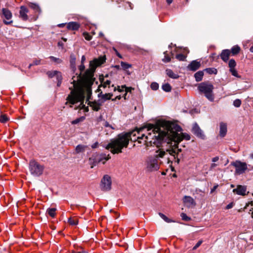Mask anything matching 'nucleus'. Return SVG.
<instances>
[{"label":"nucleus","mask_w":253,"mask_h":253,"mask_svg":"<svg viewBox=\"0 0 253 253\" xmlns=\"http://www.w3.org/2000/svg\"><path fill=\"white\" fill-rule=\"evenodd\" d=\"M216 166V165L214 163H213L211 165V168H214L215 167V166Z\"/></svg>","instance_id":"obj_63"},{"label":"nucleus","mask_w":253,"mask_h":253,"mask_svg":"<svg viewBox=\"0 0 253 253\" xmlns=\"http://www.w3.org/2000/svg\"><path fill=\"white\" fill-rule=\"evenodd\" d=\"M68 222L72 225H76L78 223V220L77 219H72L69 218L68 219Z\"/></svg>","instance_id":"obj_41"},{"label":"nucleus","mask_w":253,"mask_h":253,"mask_svg":"<svg viewBox=\"0 0 253 253\" xmlns=\"http://www.w3.org/2000/svg\"><path fill=\"white\" fill-rule=\"evenodd\" d=\"M29 168L31 174L35 176H39L42 175L44 169V167L42 165L34 160L30 161Z\"/></svg>","instance_id":"obj_5"},{"label":"nucleus","mask_w":253,"mask_h":253,"mask_svg":"<svg viewBox=\"0 0 253 253\" xmlns=\"http://www.w3.org/2000/svg\"><path fill=\"white\" fill-rule=\"evenodd\" d=\"M229 71L231 72L232 76L237 77V78L241 77L240 76L238 75V72H237V70L235 69V68L230 69Z\"/></svg>","instance_id":"obj_40"},{"label":"nucleus","mask_w":253,"mask_h":253,"mask_svg":"<svg viewBox=\"0 0 253 253\" xmlns=\"http://www.w3.org/2000/svg\"><path fill=\"white\" fill-rule=\"evenodd\" d=\"M180 216L181 217L182 219L184 221H188L191 219L190 217L188 216L186 213L183 212L181 213Z\"/></svg>","instance_id":"obj_39"},{"label":"nucleus","mask_w":253,"mask_h":253,"mask_svg":"<svg viewBox=\"0 0 253 253\" xmlns=\"http://www.w3.org/2000/svg\"><path fill=\"white\" fill-rule=\"evenodd\" d=\"M151 88L153 90H157L159 88V84L156 82H153L151 84Z\"/></svg>","instance_id":"obj_43"},{"label":"nucleus","mask_w":253,"mask_h":253,"mask_svg":"<svg viewBox=\"0 0 253 253\" xmlns=\"http://www.w3.org/2000/svg\"><path fill=\"white\" fill-rule=\"evenodd\" d=\"M202 243H203L202 240L199 241L197 243V244L195 245V246L193 248V250H196L199 247H200L201 246V245L202 244Z\"/></svg>","instance_id":"obj_48"},{"label":"nucleus","mask_w":253,"mask_h":253,"mask_svg":"<svg viewBox=\"0 0 253 253\" xmlns=\"http://www.w3.org/2000/svg\"><path fill=\"white\" fill-rule=\"evenodd\" d=\"M201 66L200 62L197 60L192 61L187 66L188 70L192 71L197 70Z\"/></svg>","instance_id":"obj_16"},{"label":"nucleus","mask_w":253,"mask_h":253,"mask_svg":"<svg viewBox=\"0 0 253 253\" xmlns=\"http://www.w3.org/2000/svg\"><path fill=\"white\" fill-rule=\"evenodd\" d=\"M121 98V95H118L117 96L115 99H112L113 101H115L116 100V99H119L120 100V99Z\"/></svg>","instance_id":"obj_59"},{"label":"nucleus","mask_w":253,"mask_h":253,"mask_svg":"<svg viewBox=\"0 0 253 253\" xmlns=\"http://www.w3.org/2000/svg\"><path fill=\"white\" fill-rule=\"evenodd\" d=\"M159 121L154 125H148L135 129L125 134H120L116 138L111 140L106 148L110 150L113 154L122 153L124 148L128 146L129 140L137 141L138 143H143L146 146L154 144L157 146L160 144L161 126Z\"/></svg>","instance_id":"obj_1"},{"label":"nucleus","mask_w":253,"mask_h":253,"mask_svg":"<svg viewBox=\"0 0 253 253\" xmlns=\"http://www.w3.org/2000/svg\"><path fill=\"white\" fill-rule=\"evenodd\" d=\"M156 157H158L160 158H163L164 156L165 155L166 152L163 150H158L156 151Z\"/></svg>","instance_id":"obj_42"},{"label":"nucleus","mask_w":253,"mask_h":253,"mask_svg":"<svg viewBox=\"0 0 253 253\" xmlns=\"http://www.w3.org/2000/svg\"><path fill=\"white\" fill-rule=\"evenodd\" d=\"M9 118L8 117L4 114H2L0 116V122L2 123H5L7 122Z\"/></svg>","instance_id":"obj_36"},{"label":"nucleus","mask_w":253,"mask_h":253,"mask_svg":"<svg viewBox=\"0 0 253 253\" xmlns=\"http://www.w3.org/2000/svg\"><path fill=\"white\" fill-rule=\"evenodd\" d=\"M122 88H125V92H130L131 90L133 89V88L131 87H126V85H122Z\"/></svg>","instance_id":"obj_47"},{"label":"nucleus","mask_w":253,"mask_h":253,"mask_svg":"<svg viewBox=\"0 0 253 253\" xmlns=\"http://www.w3.org/2000/svg\"><path fill=\"white\" fill-rule=\"evenodd\" d=\"M213 89V85L208 82H202L198 85V89L200 93L204 94L207 99L211 102H213L214 100Z\"/></svg>","instance_id":"obj_4"},{"label":"nucleus","mask_w":253,"mask_h":253,"mask_svg":"<svg viewBox=\"0 0 253 253\" xmlns=\"http://www.w3.org/2000/svg\"><path fill=\"white\" fill-rule=\"evenodd\" d=\"M127 93V92H125V93L124 94V95L123 96L125 100L126 99V98H126Z\"/></svg>","instance_id":"obj_62"},{"label":"nucleus","mask_w":253,"mask_h":253,"mask_svg":"<svg viewBox=\"0 0 253 253\" xmlns=\"http://www.w3.org/2000/svg\"><path fill=\"white\" fill-rule=\"evenodd\" d=\"M46 74L49 78L56 77L57 81V85L58 86H60L62 81V74L60 72L58 71H48Z\"/></svg>","instance_id":"obj_11"},{"label":"nucleus","mask_w":253,"mask_h":253,"mask_svg":"<svg viewBox=\"0 0 253 253\" xmlns=\"http://www.w3.org/2000/svg\"><path fill=\"white\" fill-rule=\"evenodd\" d=\"M49 58L56 64H60L63 62V60L59 58H57L53 56H50Z\"/></svg>","instance_id":"obj_29"},{"label":"nucleus","mask_w":253,"mask_h":253,"mask_svg":"<svg viewBox=\"0 0 253 253\" xmlns=\"http://www.w3.org/2000/svg\"><path fill=\"white\" fill-rule=\"evenodd\" d=\"M205 71L209 74H216L217 69L214 68H208L205 69Z\"/></svg>","instance_id":"obj_31"},{"label":"nucleus","mask_w":253,"mask_h":253,"mask_svg":"<svg viewBox=\"0 0 253 253\" xmlns=\"http://www.w3.org/2000/svg\"><path fill=\"white\" fill-rule=\"evenodd\" d=\"M231 164L235 168V173L237 174L240 175L244 173L248 169L247 164L240 161L233 162Z\"/></svg>","instance_id":"obj_7"},{"label":"nucleus","mask_w":253,"mask_h":253,"mask_svg":"<svg viewBox=\"0 0 253 253\" xmlns=\"http://www.w3.org/2000/svg\"><path fill=\"white\" fill-rule=\"evenodd\" d=\"M167 75L172 79H177L179 77V76L177 74H175L173 73V72L171 69H167L166 71Z\"/></svg>","instance_id":"obj_25"},{"label":"nucleus","mask_w":253,"mask_h":253,"mask_svg":"<svg viewBox=\"0 0 253 253\" xmlns=\"http://www.w3.org/2000/svg\"><path fill=\"white\" fill-rule=\"evenodd\" d=\"M110 84H111V81L110 80H106V81H104L103 82H102L101 85H100L99 87L102 86L104 88H105L107 86H109Z\"/></svg>","instance_id":"obj_45"},{"label":"nucleus","mask_w":253,"mask_h":253,"mask_svg":"<svg viewBox=\"0 0 253 253\" xmlns=\"http://www.w3.org/2000/svg\"><path fill=\"white\" fill-rule=\"evenodd\" d=\"M159 215H160V216L164 220H165L166 222H168V223H170V222H172L173 221L170 219H169L168 217H167L164 214L161 213V212H159Z\"/></svg>","instance_id":"obj_34"},{"label":"nucleus","mask_w":253,"mask_h":253,"mask_svg":"<svg viewBox=\"0 0 253 253\" xmlns=\"http://www.w3.org/2000/svg\"><path fill=\"white\" fill-rule=\"evenodd\" d=\"M111 158L110 155H106L105 154H95L92 155L89 159V164L91 165V168H92L93 166L96 165L99 163H102L104 164L106 162Z\"/></svg>","instance_id":"obj_6"},{"label":"nucleus","mask_w":253,"mask_h":253,"mask_svg":"<svg viewBox=\"0 0 253 253\" xmlns=\"http://www.w3.org/2000/svg\"><path fill=\"white\" fill-rule=\"evenodd\" d=\"M105 126L106 127H111V128H112V129H114V128L113 126H111L109 124V123H108V122H105Z\"/></svg>","instance_id":"obj_54"},{"label":"nucleus","mask_w":253,"mask_h":253,"mask_svg":"<svg viewBox=\"0 0 253 253\" xmlns=\"http://www.w3.org/2000/svg\"><path fill=\"white\" fill-rule=\"evenodd\" d=\"M240 50L241 48L238 45H234L232 47L230 52L233 55H235L239 53Z\"/></svg>","instance_id":"obj_26"},{"label":"nucleus","mask_w":253,"mask_h":253,"mask_svg":"<svg viewBox=\"0 0 253 253\" xmlns=\"http://www.w3.org/2000/svg\"><path fill=\"white\" fill-rule=\"evenodd\" d=\"M166 1L168 4H170L172 2L173 0H166Z\"/></svg>","instance_id":"obj_61"},{"label":"nucleus","mask_w":253,"mask_h":253,"mask_svg":"<svg viewBox=\"0 0 253 253\" xmlns=\"http://www.w3.org/2000/svg\"><path fill=\"white\" fill-rule=\"evenodd\" d=\"M161 126L160 143L165 141L170 143L173 141L175 145H177L183 139L189 140L191 138L190 135L186 133H178L181 130V127L169 121H159Z\"/></svg>","instance_id":"obj_3"},{"label":"nucleus","mask_w":253,"mask_h":253,"mask_svg":"<svg viewBox=\"0 0 253 253\" xmlns=\"http://www.w3.org/2000/svg\"><path fill=\"white\" fill-rule=\"evenodd\" d=\"M121 65L123 69L126 70L131 67V65L124 62H121Z\"/></svg>","instance_id":"obj_37"},{"label":"nucleus","mask_w":253,"mask_h":253,"mask_svg":"<svg viewBox=\"0 0 253 253\" xmlns=\"http://www.w3.org/2000/svg\"><path fill=\"white\" fill-rule=\"evenodd\" d=\"M85 93L86 94V102H88L90 101L89 100L91 99V96L92 94V91L91 88L90 87H87L85 90Z\"/></svg>","instance_id":"obj_27"},{"label":"nucleus","mask_w":253,"mask_h":253,"mask_svg":"<svg viewBox=\"0 0 253 253\" xmlns=\"http://www.w3.org/2000/svg\"><path fill=\"white\" fill-rule=\"evenodd\" d=\"M203 76H204L203 71H199L196 72L194 75L195 80L198 82L201 81L203 79Z\"/></svg>","instance_id":"obj_24"},{"label":"nucleus","mask_w":253,"mask_h":253,"mask_svg":"<svg viewBox=\"0 0 253 253\" xmlns=\"http://www.w3.org/2000/svg\"><path fill=\"white\" fill-rule=\"evenodd\" d=\"M12 14L11 12L7 8H3L2 9V16L3 18V22L5 25H9L13 23L11 19Z\"/></svg>","instance_id":"obj_9"},{"label":"nucleus","mask_w":253,"mask_h":253,"mask_svg":"<svg viewBox=\"0 0 253 253\" xmlns=\"http://www.w3.org/2000/svg\"><path fill=\"white\" fill-rule=\"evenodd\" d=\"M82 121V118H78L72 122V124L75 125Z\"/></svg>","instance_id":"obj_50"},{"label":"nucleus","mask_w":253,"mask_h":253,"mask_svg":"<svg viewBox=\"0 0 253 253\" xmlns=\"http://www.w3.org/2000/svg\"><path fill=\"white\" fill-rule=\"evenodd\" d=\"M241 105V100L239 99H236L233 101V105L236 107H239Z\"/></svg>","instance_id":"obj_44"},{"label":"nucleus","mask_w":253,"mask_h":253,"mask_svg":"<svg viewBox=\"0 0 253 253\" xmlns=\"http://www.w3.org/2000/svg\"><path fill=\"white\" fill-rule=\"evenodd\" d=\"M183 203L188 208L194 207L196 205V203L194 200L190 196H185L183 198Z\"/></svg>","instance_id":"obj_15"},{"label":"nucleus","mask_w":253,"mask_h":253,"mask_svg":"<svg viewBox=\"0 0 253 253\" xmlns=\"http://www.w3.org/2000/svg\"><path fill=\"white\" fill-rule=\"evenodd\" d=\"M175 57L179 61H184L186 58V56L181 53L177 54Z\"/></svg>","instance_id":"obj_38"},{"label":"nucleus","mask_w":253,"mask_h":253,"mask_svg":"<svg viewBox=\"0 0 253 253\" xmlns=\"http://www.w3.org/2000/svg\"><path fill=\"white\" fill-rule=\"evenodd\" d=\"M83 35L84 39L87 41H90L92 38V37L87 33H84Z\"/></svg>","instance_id":"obj_46"},{"label":"nucleus","mask_w":253,"mask_h":253,"mask_svg":"<svg viewBox=\"0 0 253 253\" xmlns=\"http://www.w3.org/2000/svg\"><path fill=\"white\" fill-rule=\"evenodd\" d=\"M85 146L83 145H78L76 147V151L77 153L83 152L84 151Z\"/></svg>","instance_id":"obj_32"},{"label":"nucleus","mask_w":253,"mask_h":253,"mask_svg":"<svg viewBox=\"0 0 253 253\" xmlns=\"http://www.w3.org/2000/svg\"><path fill=\"white\" fill-rule=\"evenodd\" d=\"M232 206H232V203H230V204H228V205H227V206H226V209H231V208H232Z\"/></svg>","instance_id":"obj_57"},{"label":"nucleus","mask_w":253,"mask_h":253,"mask_svg":"<svg viewBox=\"0 0 253 253\" xmlns=\"http://www.w3.org/2000/svg\"><path fill=\"white\" fill-rule=\"evenodd\" d=\"M104 101L99 99L98 100H94L93 101H89L87 104L91 107L92 109L94 111H98L101 109Z\"/></svg>","instance_id":"obj_13"},{"label":"nucleus","mask_w":253,"mask_h":253,"mask_svg":"<svg viewBox=\"0 0 253 253\" xmlns=\"http://www.w3.org/2000/svg\"><path fill=\"white\" fill-rule=\"evenodd\" d=\"M112 181L111 177L108 175H105L101 181L100 187L102 190L108 191L111 190Z\"/></svg>","instance_id":"obj_8"},{"label":"nucleus","mask_w":253,"mask_h":253,"mask_svg":"<svg viewBox=\"0 0 253 253\" xmlns=\"http://www.w3.org/2000/svg\"><path fill=\"white\" fill-rule=\"evenodd\" d=\"M236 65V61L234 59H231L229 61L228 66L230 69H234L235 68V66Z\"/></svg>","instance_id":"obj_35"},{"label":"nucleus","mask_w":253,"mask_h":253,"mask_svg":"<svg viewBox=\"0 0 253 253\" xmlns=\"http://www.w3.org/2000/svg\"><path fill=\"white\" fill-rule=\"evenodd\" d=\"M227 133V125L226 124L221 122L220 123V130H219V135L221 137H224Z\"/></svg>","instance_id":"obj_20"},{"label":"nucleus","mask_w":253,"mask_h":253,"mask_svg":"<svg viewBox=\"0 0 253 253\" xmlns=\"http://www.w3.org/2000/svg\"><path fill=\"white\" fill-rule=\"evenodd\" d=\"M170 155L174 156L176 153V150L174 149H170L167 150Z\"/></svg>","instance_id":"obj_49"},{"label":"nucleus","mask_w":253,"mask_h":253,"mask_svg":"<svg viewBox=\"0 0 253 253\" xmlns=\"http://www.w3.org/2000/svg\"><path fill=\"white\" fill-rule=\"evenodd\" d=\"M56 209L54 208H49L47 210V213L52 217H54L56 215Z\"/></svg>","instance_id":"obj_28"},{"label":"nucleus","mask_w":253,"mask_h":253,"mask_svg":"<svg viewBox=\"0 0 253 253\" xmlns=\"http://www.w3.org/2000/svg\"><path fill=\"white\" fill-rule=\"evenodd\" d=\"M112 96H113L112 93H108L103 94L102 91H101L98 94V97L99 98H101V99H103L104 101L110 99Z\"/></svg>","instance_id":"obj_21"},{"label":"nucleus","mask_w":253,"mask_h":253,"mask_svg":"<svg viewBox=\"0 0 253 253\" xmlns=\"http://www.w3.org/2000/svg\"><path fill=\"white\" fill-rule=\"evenodd\" d=\"M218 187V185H215L211 189V193H212Z\"/></svg>","instance_id":"obj_56"},{"label":"nucleus","mask_w":253,"mask_h":253,"mask_svg":"<svg viewBox=\"0 0 253 253\" xmlns=\"http://www.w3.org/2000/svg\"><path fill=\"white\" fill-rule=\"evenodd\" d=\"M123 89L124 88H120V87L119 86H118V88H117V90L119 91V92H122L123 91Z\"/></svg>","instance_id":"obj_60"},{"label":"nucleus","mask_w":253,"mask_h":253,"mask_svg":"<svg viewBox=\"0 0 253 253\" xmlns=\"http://www.w3.org/2000/svg\"><path fill=\"white\" fill-rule=\"evenodd\" d=\"M164 58L162 59V61L164 63H168L171 61L170 57L168 55V51H165L164 52Z\"/></svg>","instance_id":"obj_30"},{"label":"nucleus","mask_w":253,"mask_h":253,"mask_svg":"<svg viewBox=\"0 0 253 253\" xmlns=\"http://www.w3.org/2000/svg\"><path fill=\"white\" fill-rule=\"evenodd\" d=\"M247 188L245 186L238 185L236 189H234L233 192L239 195L244 196L246 195Z\"/></svg>","instance_id":"obj_17"},{"label":"nucleus","mask_w":253,"mask_h":253,"mask_svg":"<svg viewBox=\"0 0 253 253\" xmlns=\"http://www.w3.org/2000/svg\"><path fill=\"white\" fill-rule=\"evenodd\" d=\"M85 69V66L84 64L82 63L81 65L79 66V70L80 71V73L82 74V72L84 71Z\"/></svg>","instance_id":"obj_52"},{"label":"nucleus","mask_w":253,"mask_h":253,"mask_svg":"<svg viewBox=\"0 0 253 253\" xmlns=\"http://www.w3.org/2000/svg\"><path fill=\"white\" fill-rule=\"evenodd\" d=\"M29 6L33 10L35 11L36 12H38L40 13L41 12V9L39 5L35 3L30 2L29 4Z\"/></svg>","instance_id":"obj_23"},{"label":"nucleus","mask_w":253,"mask_h":253,"mask_svg":"<svg viewBox=\"0 0 253 253\" xmlns=\"http://www.w3.org/2000/svg\"><path fill=\"white\" fill-rule=\"evenodd\" d=\"M98 143L96 142L92 145L91 147L92 148H96L98 147Z\"/></svg>","instance_id":"obj_53"},{"label":"nucleus","mask_w":253,"mask_h":253,"mask_svg":"<svg viewBox=\"0 0 253 253\" xmlns=\"http://www.w3.org/2000/svg\"><path fill=\"white\" fill-rule=\"evenodd\" d=\"M250 50L251 52H253V46H251L250 47Z\"/></svg>","instance_id":"obj_64"},{"label":"nucleus","mask_w":253,"mask_h":253,"mask_svg":"<svg viewBox=\"0 0 253 253\" xmlns=\"http://www.w3.org/2000/svg\"><path fill=\"white\" fill-rule=\"evenodd\" d=\"M159 168L157 159L153 158H149L147 161V169L149 171H156Z\"/></svg>","instance_id":"obj_10"},{"label":"nucleus","mask_w":253,"mask_h":253,"mask_svg":"<svg viewBox=\"0 0 253 253\" xmlns=\"http://www.w3.org/2000/svg\"><path fill=\"white\" fill-rule=\"evenodd\" d=\"M219 159V158L218 157H215L212 159V161L213 162H217Z\"/></svg>","instance_id":"obj_55"},{"label":"nucleus","mask_w":253,"mask_h":253,"mask_svg":"<svg viewBox=\"0 0 253 253\" xmlns=\"http://www.w3.org/2000/svg\"><path fill=\"white\" fill-rule=\"evenodd\" d=\"M106 60L105 56H100L90 62L89 68L86 70L84 74L82 76L81 73L76 77L72 78L74 89H72L70 94L67 97L65 104L70 103L72 105L79 102H82L84 98V91L82 86V82L91 85L93 82V75L97 67L103 64Z\"/></svg>","instance_id":"obj_2"},{"label":"nucleus","mask_w":253,"mask_h":253,"mask_svg":"<svg viewBox=\"0 0 253 253\" xmlns=\"http://www.w3.org/2000/svg\"><path fill=\"white\" fill-rule=\"evenodd\" d=\"M34 65H38L41 64V60L40 59H35L34 60L33 62Z\"/></svg>","instance_id":"obj_51"},{"label":"nucleus","mask_w":253,"mask_h":253,"mask_svg":"<svg viewBox=\"0 0 253 253\" xmlns=\"http://www.w3.org/2000/svg\"><path fill=\"white\" fill-rule=\"evenodd\" d=\"M80 25L76 22H70L67 24V28L68 30L76 31L79 30Z\"/></svg>","instance_id":"obj_18"},{"label":"nucleus","mask_w":253,"mask_h":253,"mask_svg":"<svg viewBox=\"0 0 253 253\" xmlns=\"http://www.w3.org/2000/svg\"><path fill=\"white\" fill-rule=\"evenodd\" d=\"M76 58L74 54H71L70 56V62L71 68L73 70L76 69Z\"/></svg>","instance_id":"obj_22"},{"label":"nucleus","mask_w":253,"mask_h":253,"mask_svg":"<svg viewBox=\"0 0 253 253\" xmlns=\"http://www.w3.org/2000/svg\"><path fill=\"white\" fill-rule=\"evenodd\" d=\"M29 10L28 8L25 6H21L19 11V17L24 21H27L28 19V16L27 13Z\"/></svg>","instance_id":"obj_14"},{"label":"nucleus","mask_w":253,"mask_h":253,"mask_svg":"<svg viewBox=\"0 0 253 253\" xmlns=\"http://www.w3.org/2000/svg\"><path fill=\"white\" fill-rule=\"evenodd\" d=\"M230 53V50L229 49L223 50L220 54V57L221 59L224 62H227L229 59Z\"/></svg>","instance_id":"obj_19"},{"label":"nucleus","mask_w":253,"mask_h":253,"mask_svg":"<svg viewBox=\"0 0 253 253\" xmlns=\"http://www.w3.org/2000/svg\"><path fill=\"white\" fill-rule=\"evenodd\" d=\"M192 131L197 137L202 139H205V135L197 123L193 125Z\"/></svg>","instance_id":"obj_12"},{"label":"nucleus","mask_w":253,"mask_h":253,"mask_svg":"<svg viewBox=\"0 0 253 253\" xmlns=\"http://www.w3.org/2000/svg\"><path fill=\"white\" fill-rule=\"evenodd\" d=\"M85 60V57L84 55L82 56V59H81V63L84 64V61Z\"/></svg>","instance_id":"obj_58"},{"label":"nucleus","mask_w":253,"mask_h":253,"mask_svg":"<svg viewBox=\"0 0 253 253\" xmlns=\"http://www.w3.org/2000/svg\"><path fill=\"white\" fill-rule=\"evenodd\" d=\"M162 89L166 92H169L171 89V87L170 85L168 83L164 84L162 85Z\"/></svg>","instance_id":"obj_33"}]
</instances>
